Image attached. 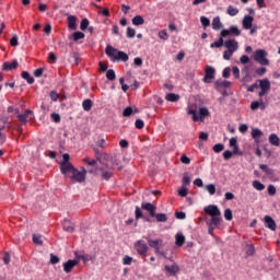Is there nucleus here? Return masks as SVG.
I'll list each match as a JSON object with an SVG mask.
<instances>
[{
    "label": "nucleus",
    "mask_w": 280,
    "mask_h": 280,
    "mask_svg": "<svg viewBox=\"0 0 280 280\" xmlns=\"http://www.w3.org/2000/svg\"><path fill=\"white\" fill-rule=\"evenodd\" d=\"M268 192H269V195H276L277 188H276L275 184H269Z\"/></svg>",
    "instance_id": "obj_59"
},
{
    "label": "nucleus",
    "mask_w": 280,
    "mask_h": 280,
    "mask_svg": "<svg viewBox=\"0 0 280 280\" xmlns=\"http://www.w3.org/2000/svg\"><path fill=\"white\" fill-rule=\"evenodd\" d=\"M180 161L183 162V164H190L191 162L190 158L185 153L182 155Z\"/></svg>",
    "instance_id": "obj_58"
},
{
    "label": "nucleus",
    "mask_w": 280,
    "mask_h": 280,
    "mask_svg": "<svg viewBox=\"0 0 280 280\" xmlns=\"http://www.w3.org/2000/svg\"><path fill=\"white\" fill-rule=\"evenodd\" d=\"M164 270L167 277H175L179 272V266L173 264L172 266H164Z\"/></svg>",
    "instance_id": "obj_15"
},
{
    "label": "nucleus",
    "mask_w": 280,
    "mask_h": 280,
    "mask_svg": "<svg viewBox=\"0 0 280 280\" xmlns=\"http://www.w3.org/2000/svg\"><path fill=\"white\" fill-rule=\"evenodd\" d=\"M141 206L144 210H148L150 212L151 218H155L156 206L154 203H151V201H142Z\"/></svg>",
    "instance_id": "obj_16"
},
{
    "label": "nucleus",
    "mask_w": 280,
    "mask_h": 280,
    "mask_svg": "<svg viewBox=\"0 0 280 280\" xmlns=\"http://www.w3.org/2000/svg\"><path fill=\"white\" fill-rule=\"evenodd\" d=\"M60 258L59 256H56V254H50V264L56 265L59 264Z\"/></svg>",
    "instance_id": "obj_50"
},
{
    "label": "nucleus",
    "mask_w": 280,
    "mask_h": 280,
    "mask_svg": "<svg viewBox=\"0 0 280 280\" xmlns=\"http://www.w3.org/2000/svg\"><path fill=\"white\" fill-rule=\"evenodd\" d=\"M264 223L266 229H269L270 231H277V221H275L270 214H265Z\"/></svg>",
    "instance_id": "obj_12"
},
{
    "label": "nucleus",
    "mask_w": 280,
    "mask_h": 280,
    "mask_svg": "<svg viewBox=\"0 0 280 280\" xmlns=\"http://www.w3.org/2000/svg\"><path fill=\"white\" fill-rule=\"evenodd\" d=\"M241 31L238 28V26H230V28H223L221 31V35H225V37H228V35H235V36H240L241 35Z\"/></svg>",
    "instance_id": "obj_17"
},
{
    "label": "nucleus",
    "mask_w": 280,
    "mask_h": 280,
    "mask_svg": "<svg viewBox=\"0 0 280 280\" xmlns=\"http://www.w3.org/2000/svg\"><path fill=\"white\" fill-rule=\"evenodd\" d=\"M215 77V70L212 66H207L205 70L203 81L205 83H212Z\"/></svg>",
    "instance_id": "obj_9"
},
{
    "label": "nucleus",
    "mask_w": 280,
    "mask_h": 280,
    "mask_svg": "<svg viewBox=\"0 0 280 280\" xmlns=\"http://www.w3.org/2000/svg\"><path fill=\"white\" fill-rule=\"evenodd\" d=\"M255 61H258L261 66H269L268 52L265 49H258L254 52Z\"/></svg>",
    "instance_id": "obj_7"
},
{
    "label": "nucleus",
    "mask_w": 280,
    "mask_h": 280,
    "mask_svg": "<svg viewBox=\"0 0 280 280\" xmlns=\"http://www.w3.org/2000/svg\"><path fill=\"white\" fill-rule=\"evenodd\" d=\"M136 127H137V129H143V127H144V120H142L141 118H138V119L136 120Z\"/></svg>",
    "instance_id": "obj_57"
},
{
    "label": "nucleus",
    "mask_w": 280,
    "mask_h": 280,
    "mask_svg": "<svg viewBox=\"0 0 280 280\" xmlns=\"http://www.w3.org/2000/svg\"><path fill=\"white\" fill-rule=\"evenodd\" d=\"M259 88H260V91L258 92L259 100L253 101L250 103V109L253 110H256L258 108L266 109L267 103H265L262 96H265V94H268V92H270L271 83L269 79L268 78L259 79Z\"/></svg>",
    "instance_id": "obj_3"
},
{
    "label": "nucleus",
    "mask_w": 280,
    "mask_h": 280,
    "mask_svg": "<svg viewBox=\"0 0 280 280\" xmlns=\"http://www.w3.org/2000/svg\"><path fill=\"white\" fill-rule=\"evenodd\" d=\"M175 218L177 220H186V212H184L183 210H179L175 212Z\"/></svg>",
    "instance_id": "obj_47"
},
{
    "label": "nucleus",
    "mask_w": 280,
    "mask_h": 280,
    "mask_svg": "<svg viewBox=\"0 0 280 280\" xmlns=\"http://www.w3.org/2000/svg\"><path fill=\"white\" fill-rule=\"evenodd\" d=\"M178 192H179V195H180L182 197H187V195H188V188L184 185V186H182V188H179Z\"/></svg>",
    "instance_id": "obj_51"
},
{
    "label": "nucleus",
    "mask_w": 280,
    "mask_h": 280,
    "mask_svg": "<svg viewBox=\"0 0 280 280\" xmlns=\"http://www.w3.org/2000/svg\"><path fill=\"white\" fill-rule=\"evenodd\" d=\"M82 106L85 112H90V109L93 107V101H91V98H85L82 103Z\"/></svg>",
    "instance_id": "obj_32"
},
{
    "label": "nucleus",
    "mask_w": 280,
    "mask_h": 280,
    "mask_svg": "<svg viewBox=\"0 0 280 280\" xmlns=\"http://www.w3.org/2000/svg\"><path fill=\"white\" fill-rule=\"evenodd\" d=\"M238 130H240L242 133H246V131H248V125H246V124L240 125Z\"/></svg>",
    "instance_id": "obj_63"
},
{
    "label": "nucleus",
    "mask_w": 280,
    "mask_h": 280,
    "mask_svg": "<svg viewBox=\"0 0 280 280\" xmlns=\"http://www.w3.org/2000/svg\"><path fill=\"white\" fill-rule=\"evenodd\" d=\"M105 52L112 61H128L129 55L125 52L124 50H118L117 48H114V46L107 45L105 48Z\"/></svg>",
    "instance_id": "obj_4"
},
{
    "label": "nucleus",
    "mask_w": 280,
    "mask_h": 280,
    "mask_svg": "<svg viewBox=\"0 0 280 280\" xmlns=\"http://www.w3.org/2000/svg\"><path fill=\"white\" fill-rule=\"evenodd\" d=\"M226 13L231 16H235L237 15V13H240V9H237V7H233L232 4H230L226 9Z\"/></svg>",
    "instance_id": "obj_30"
},
{
    "label": "nucleus",
    "mask_w": 280,
    "mask_h": 280,
    "mask_svg": "<svg viewBox=\"0 0 280 280\" xmlns=\"http://www.w3.org/2000/svg\"><path fill=\"white\" fill-rule=\"evenodd\" d=\"M179 94H175L174 92L166 94V101L176 102L179 101Z\"/></svg>",
    "instance_id": "obj_38"
},
{
    "label": "nucleus",
    "mask_w": 280,
    "mask_h": 280,
    "mask_svg": "<svg viewBox=\"0 0 280 280\" xmlns=\"http://www.w3.org/2000/svg\"><path fill=\"white\" fill-rule=\"evenodd\" d=\"M33 242L37 244V246H43L44 241L42 234H33Z\"/></svg>",
    "instance_id": "obj_35"
},
{
    "label": "nucleus",
    "mask_w": 280,
    "mask_h": 280,
    "mask_svg": "<svg viewBox=\"0 0 280 280\" xmlns=\"http://www.w3.org/2000/svg\"><path fill=\"white\" fill-rule=\"evenodd\" d=\"M60 171L63 175H68L71 182H84L86 179V168H75L73 164L70 162L69 153H63L62 162H60Z\"/></svg>",
    "instance_id": "obj_1"
},
{
    "label": "nucleus",
    "mask_w": 280,
    "mask_h": 280,
    "mask_svg": "<svg viewBox=\"0 0 280 280\" xmlns=\"http://www.w3.org/2000/svg\"><path fill=\"white\" fill-rule=\"evenodd\" d=\"M10 44H11V46H19V36L13 35L10 39Z\"/></svg>",
    "instance_id": "obj_53"
},
{
    "label": "nucleus",
    "mask_w": 280,
    "mask_h": 280,
    "mask_svg": "<svg viewBox=\"0 0 280 280\" xmlns=\"http://www.w3.org/2000/svg\"><path fill=\"white\" fill-rule=\"evenodd\" d=\"M85 35L84 33H82V31H75L73 34H72V38L74 42H79L80 39H84Z\"/></svg>",
    "instance_id": "obj_36"
},
{
    "label": "nucleus",
    "mask_w": 280,
    "mask_h": 280,
    "mask_svg": "<svg viewBox=\"0 0 280 280\" xmlns=\"http://www.w3.org/2000/svg\"><path fill=\"white\" fill-rule=\"evenodd\" d=\"M231 72H232L231 68L226 67V68H224L222 75L224 77V79H229Z\"/></svg>",
    "instance_id": "obj_60"
},
{
    "label": "nucleus",
    "mask_w": 280,
    "mask_h": 280,
    "mask_svg": "<svg viewBox=\"0 0 280 280\" xmlns=\"http://www.w3.org/2000/svg\"><path fill=\"white\" fill-rule=\"evenodd\" d=\"M89 24H90L89 20L86 18H84L80 24L81 31H86V28H89Z\"/></svg>",
    "instance_id": "obj_46"
},
{
    "label": "nucleus",
    "mask_w": 280,
    "mask_h": 280,
    "mask_svg": "<svg viewBox=\"0 0 280 280\" xmlns=\"http://www.w3.org/2000/svg\"><path fill=\"white\" fill-rule=\"evenodd\" d=\"M200 21L203 28H208V26H210V20L209 18H206V15H201Z\"/></svg>",
    "instance_id": "obj_41"
},
{
    "label": "nucleus",
    "mask_w": 280,
    "mask_h": 280,
    "mask_svg": "<svg viewBox=\"0 0 280 280\" xmlns=\"http://www.w3.org/2000/svg\"><path fill=\"white\" fill-rule=\"evenodd\" d=\"M266 72H267V68H265V67L256 69V74H258V77H264V74H266Z\"/></svg>",
    "instance_id": "obj_55"
},
{
    "label": "nucleus",
    "mask_w": 280,
    "mask_h": 280,
    "mask_svg": "<svg viewBox=\"0 0 280 280\" xmlns=\"http://www.w3.org/2000/svg\"><path fill=\"white\" fill-rule=\"evenodd\" d=\"M259 167L267 174V175H275V170L270 168L268 164H260Z\"/></svg>",
    "instance_id": "obj_37"
},
{
    "label": "nucleus",
    "mask_w": 280,
    "mask_h": 280,
    "mask_svg": "<svg viewBox=\"0 0 280 280\" xmlns=\"http://www.w3.org/2000/svg\"><path fill=\"white\" fill-rule=\"evenodd\" d=\"M224 219L228 220V222H232L233 220V212L231 208H225L224 210Z\"/></svg>",
    "instance_id": "obj_39"
},
{
    "label": "nucleus",
    "mask_w": 280,
    "mask_h": 280,
    "mask_svg": "<svg viewBox=\"0 0 280 280\" xmlns=\"http://www.w3.org/2000/svg\"><path fill=\"white\" fill-rule=\"evenodd\" d=\"M127 37H129V38L136 37V28H132L131 26H128V28H127Z\"/></svg>",
    "instance_id": "obj_48"
},
{
    "label": "nucleus",
    "mask_w": 280,
    "mask_h": 280,
    "mask_svg": "<svg viewBox=\"0 0 280 280\" xmlns=\"http://www.w3.org/2000/svg\"><path fill=\"white\" fill-rule=\"evenodd\" d=\"M77 20H78V18H75V15H68V26H69V28H72L73 31H75V28H78Z\"/></svg>",
    "instance_id": "obj_25"
},
{
    "label": "nucleus",
    "mask_w": 280,
    "mask_h": 280,
    "mask_svg": "<svg viewBox=\"0 0 280 280\" xmlns=\"http://www.w3.org/2000/svg\"><path fill=\"white\" fill-rule=\"evenodd\" d=\"M232 73H233V77H234L235 79H240V77H241V70H240L238 66H233V68H232Z\"/></svg>",
    "instance_id": "obj_44"
},
{
    "label": "nucleus",
    "mask_w": 280,
    "mask_h": 280,
    "mask_svg": "<svg viewBox=\"0 0 280 280\" xmlns=\"http://www.w3.org/2000/svg\"><path fill=\"white\" fill-rule=\"evenodd\" d=\"M50 116L55 122H60V114L52 113Z\"/></svg>",
    "instance_id": "obj_64"
},
{
    "label": "nucleus",
    "mask_w": 280,
    "mask_h": 280,
    "mask_svg": "<svg viewBox=\"0 0 280 280\" xmlns=\"http://www.w3.org/2000/svg\"><path fill=\"white\" fill-rule=\"evenodd\" d=\"M188 114L192 116V120L195 122H197L198 120H200L201 122H205L206 118L208 116H211V113L209 112L208 107H199V112L198 109L188 107Z\"/></svg>",
    "instance_id": "obj_5"
},
{
    "label": "nucleus",
    "mask_w": 280,
    "mask_h": 280,
    "mask_svg": "<svg viewBox=\"0 0 280 280\" xmlns=\"http://www.w3.org/2000/svg\"><path fill=\"white\" fill-rule=\"evenodd\" d=\"M22 78L25 79L27 81V83H35V79L34 77H31L30 72H27L26 70H24L21 73Z\"/></svg>",
    "instance_id": "obj_34"
},
{
    "label": "nucleus",
    "mask_w": 280,
    "mask_h": 280,
    "mask_svg": "<svg viewBox=\"0 0 280 280\" xmlns=\"http://www.w3.org/2000/svg\"><path fill=\"white\" fill-rule=\"evenodd\" d=\"M62 226H63V231H67V233H73L74 231L73 223H71V221H68V219H65Z\"/></svg>",
    "instance_id": "obj_23"
},
{
    "label": "nucleus",
    "mask_w": 280,
    "mask_h": 280,
    "mask_svg": "<svg viewBox=\"0 0 280 280\" xmlns=\"http://www.w3.org/2000/svg\"><path fill=\"white\" fill-rule=\"evenodd\" d=\"M58 57L56 56L55 52H49L48 55V60L50 61V63H56Z\"/></svg>",
    "instance_id": "obj_56"
},
{
    "label": "nucleus",
    "mask_w": 280,
    "mask_h": 280,
    "mask_svg": "<svg viewBox=\"0 0 280 280\" xmlns=\"http://www.w3.org/2000/svg\"><path fill=\"white\" fill-rule=\"evenodd\" d=\"M264 136V131L258 127H253L252 129V138L255 142H260V138Z\"/></svg>",
    "instance_id": "obj_18"
},
{
    "label": "nucleus",
    "mask_w": 280,
    "mask_h": 280,
    "mask_svg": "<svg viewBox=\"0 0 280 280\" xmlns=\"http://www.w3.org/2000/svg\"><path fill=\"white\" fill-rule=\"evenodd\" d=\"M206 188H207V190H208V192H209L210 195H214V192H215V190H217L215 184H207Z\"/></svg>",
    "instance_id": "obj_49"
},
{
    "label": "nucleus",
    "mask_w": 280,
    "mask_h": 280,
    "mask_svg": "<svg viewBox=\"0 0 280 280\" xmlns=\"http://www.w3.org/2000/svg\"><path fill=\"white\" fill-rule=\"evenodd\" d=\"M224 150V144L222 142H218L217 144L213 145V151L215 153H220V151Z\"/></svg>",
    "instance_id": "obj_45"
},
{
    "label": "nucleus",
    "mask_w": 280,
    "mask_h": 280,
    "mask_svg": "<svg viewBox=\"0 0 280 280\" xmlns=\"http://www.w3.org/2000/svg\"><path fill=\"white\" fill-rule=\"evenodd\" d=\"M223 24L219 18V15H217L215 18H213L212 20V28L213 31H220V28H222Z\"/></svg>",
    "instance_id": "obj_24"
},
{
    "label": "nucleus",
    "mask_w": 280,
    "mask_h": 280,
    "mask_svg": "<svg viewBox=\"0 0 280 280\" xmlns=\"http://www.w3.org/2000/svg\"><path fill=\"white\" fill-rule=\"evenodd\" d=\"M145 20L144 18H142V15H135V18H132V24L135 26H141L142 24H144Z\"/></svg>",
    "instance_id": "obj_28"
},
{
    "label": "nucleus",
    "mask_w": 280,
    "mask_h": 280,
    "mask_svg": "<svg viewBox=\"0 0 280 280\" xmlns=\"http://www.w3.org/2000/svg\"><path fill=\"white\" fill-rule=\"evenodd\" d=\"M253 186H254V188H256V190H264L266 188L265 184H262V182H260V179H254Z\"/></svg>",
    "instance_id": "obj_33"
},
{
    "label": "nucleus",
    "mask_w": 280,
    "mask_h": 280,
    "mask_svg": "<svg viewBox=\"0 0 280 280\" xmlns=\"http://www.w3.org/2000/svg\"><path fill=\"white\" fill-rule=\"evenodd\" d=\"M269 142L270 144H273L275 147L280 145V138L277 136V133H270L269 135Z\"/></svg>",
    "instance_id": "obj_26"
},
{
    "label": "nucleus",
    "mask_w": 280,
    "mask_h": 280,
    "mask_svg": "<svg viewBox=\"0 0 280 280\" xmlns=\"http://www.w3.org/2000/svg\"><path fill=\"white\" fill-rule=\"evenodd\" d=\"M240 61L241 63H249L250 59L248 55H242V57H240Z\"/></svg>",
    "instance_id": "obj_61"
},
{
    "label": "nucleus",
    "mask_w": 280,
    "mask_h": 280,
    "mask_svg": "<svg viewBox=\"0 0 280 280\" xmlns=\"http://www.w3.org/2000/svg\"><path fill=\"white\" fill-rule=\"evenodd\" d=\"M155 218L158 222H167L168 217L165 212H155Z\"/></svg>",
    "instance_id": "obj_31"
},
{
    "label": "nucleus",
    "mask_w": 280,
    "mask_h": 280,
    "mask_svg": "<svg viewBox=\"0 0 280 280\" xmlns=\"http://www.w3.org/2000/svg\"><path fill=\"white\" fill-rule=\"evenodd\" d=\"M224 46L226 50L223 52V59L230 60L234 52L238 50V42H236V39H226L224 42Z\"/></svg>",
    "instance_id": "obj_6"
},
{
    "label": "nucleus",
    "mask_w": 280,
    "mask_h": 280,
    "mask_svg": "<svg viewBox=\"0 0 280 280\" xmlns=\"http://www.w3.org/2000/svg\"><path fill=\"white\" fill-rule=\"evenodd\" d=\"M97 171H102L103 179H110V177H113V175H114V171H112L110 168L105 171V168L101 167V168H97Z\"/></svg>",
    "instance_id": "obj_27"
},
{
    "label": "nucleus",
    "mask_w": 280,
    "mask_h": 280,
    "mask_svg": "<svg viewBox=\"0 0 280 280\" xmlns=\"http://www.w3.org/2000/svg\"><path fill=\"white\" fill-rule=\"evenodd\" d=\"M229 144L233 149L232 154L233 153L234 154L241 153L240 145H238V142H237V138H235V137L230 138Z\"/></svg>",
    "instance_id": "obj_20"
},
{
    "label": "nucleus",
    "mask_w": 280,
    "mask_h": 280,
    "mask_svg": "<svg viewBox=\"0 0 280 280\" xmlns=\"http://www.w3.org/2000/svg\"><path fill=\"white\" fill-rule=\"evenodd\" d=\"M159 37L160 39H163L164 42H166L170 37L166 28H163L162 31H159Z\"/></svg>",
    "instance_id": "obj_40"
},
{
    "label": "nucleus",
    "mask_w": 280,
    "mask_h": 280,
    "mask_svg": "<svg viewBox=\"0 0 280 280\" xmlns=\"http://www.w3.org/2000/svg\"><path fill=\"white\" fill-rule=\"evenodd\" d=\"M140 218H143V213H142L140 206H137L136 207V220H140Z\"/></svg>",
    "instance_id": "obj_52"
},
{
    "label": "nucleus",
    "mask_w": 280,
    "mask_h": 280,
    "mask_svg": "<svg viewBox=\"0 0 280 280\" xmlns=\"http://www.w3.org/2000/svg\"><path fill=\"white\" fill-rule=\"evenodd\" d=\"M132 112H133L132 107H126L122 110V114H124V116H131Z\"/></svg>",
    "instance_id": "obj_62"
},
{
    "label": "nucleus",
    "mask_w": 280,
    "mask_h": 280,
    "mask_svg": "<svg viewBox=\"0 0 280 280\" xmlns=\"http://www.w3.org/2000/svg\"><path fill=\"white\" fill-rule=\"evenodd\" d=\"M135 249L137 250L138 255H142V257H145L148 255L149 245L143 241V238H139V241H136L135 243Z\"/></svg>",
    "instance_id": "obj_8"
},
{
    "label": "nucleus",
    "mask_w": 280,
    "mask_h": 280,
    "mask_svg": "<svg viewBox=\"0 0 280 280\" xmlns=\"http://www.w3.org/2000/svg\"><path fill=\"white\" fill-rule=\"evenodd\" d=\"M150 248L155 249V254L159 255L161 246H163V238H148Z\"/></svg>",
    "instance_id": "obj_10"
},
{
    "label": "nucleus",
    "mask_w": 280,
    "mask_h": 280,
    "mask_svg": "<svg viewBox=\"0 0 280 280\" xmlns=\"http://www.w3.org/2000/svg\"><path fill=\"white\" fill-rule=\"evenodd\" d=\"M132 261H133L132 256H124L122 257L124 266H131Z\"/></svg>",
    "instance_id": "obj_43"
},
{
    "label": "nucleus",
    "mask_w": 280,
    "mask_h": 280,
    "mask_svg": "<svg viewBox=\"0 0 280 280\" xmlns=\"http://www.w3.org/2000/svg\"><path fill=\"white\" fill-rule=\"evenodd\" d=\"M224 37H226V35H222V31H221V35L219 39L210 44V48H221L224 44Z\"/></svg>",
    "instance_id": "obj_22"
},
{
    "label": "nucleus",
    "mask_w": 280,
    "mask_h": 280,
    "mask_svg": "<svg viewBox=\"0 0 280 280\" xmlns=\"http://www.w3.org/2000/svg\"><path fill=\"white\" fill-rule=\"evenodd\" d=\"M185 242H186L185 234H183V232H177V234H175L176 246H184Z\"/></svg>",
    "instance_id": "obj_21"
},
{
    "label": "nucleus",
    "mask_w": 280,
    "mask_h": 280,
    "mask_svg": "<svg viewBox=\"0 0 280 280\" xmlns=\"http://www.w3.org/2000/svg\"><path fill=\"white\" fill-rule=\"evenodd\" d=\"M203 210L207 212V214H210L211 221L208 224V233L211 235V237H214V229H217L221 222V210L215 203L205 206Z\"/></svg>",
    "instance_id": "obj_2"
},
{
    "label": "nucleus",
    "mask_w": 280,
    "mask_h": 280,
    "mask_svg": "<svg viewBox=\"0 0 280 280\" xmlns=\"http://www.w3.org/2000/svg\"><path fill=\"white\" fill-rule=\"evenodd\" d=\"M232 155H233V151H230V149H226L225 151H223L224 160H230Z\"/></svg>",
    "instance_id": "obj_54"
},
{
    "label": "nucleus",
    "mask_w": 280,
    "mask_h": 280,
    "mask_svg": "<svg viewBox=\"0 0 280 280\" xmlns=\"http://www.w3.org/2000/svg\"><path fill=\"white\" fill-rule=\"evenodd\" d=\"M19 66V61L18 59H13V61H5L3 65H2V69L3 70H15Z\"/></svg>",
    "instance_id": "obj_19"
},
{
    "label": "nucleus",
    "mask_w": 280,
    "mask_h": 280,
    "mask_svg": "<svg viewBox=\"0 0 280 280\" xmlns=\"http://www.w3.org/2000/svg\"><path fill=\"white\" fill-rule=\"evenodd\" d=\"M232 83L231 81H228V80H218L215 81V86L217 88H231Z\"/></svg>",
    "instance_id": "obj_29"
},
{
    "label": "nucleus",
    "mask_w": 280,
    "mask_h": 280,
    "mask_svg": "<svg viewBox=\"0 0 280 280\" xmlns=\"http://www.w3.org/2000/svg\"><path fill=\"white\" fill-rule=\"evenodd\" d=\"M18 118L22 122V125H26L28 118H34V112L32 109H25L24 114H18Z\"/></svg>",
    "instance_id": "obj_13"
},
{
    "label": "nucleus",
    "mask_w": 280,
    "mask_h": 280,
    "mask_svg": "<svg viewBox=\"0 0 280 280\" xmlns=\"http://www.w3.org/2000/svg\"><path fill=\"white\" fill-rule=\"evenodd\" d=\"M79 261L78 258H69L68 261H66V264H63V270L67 275H69L70 272H72L73 268H75V266H78Z\"/></svg>",
    "instance_id": "obj_11"
},
{
    "label": "nucleus",
    "mask_w": 280,
    "mask_h": 280,
    "mask_svg": "<svg viewBox=\"0 0 280 280\" xmlns=\"http://www.w3.org/2000/svg\"><path fill=\"white\" fill-rule=\"evenodd\" d=\"M106 77L109 81H114L116 79V72L113 69L106 71Z\"/></svg>",
    "instance_id": "obj_42"
},
{
    "label": "nucleus",
    "mask_w": 280,
    "mask_h": 280,
    "mask_svg": "<svg viewBox=\"0 0 280 280\" xmlns=\"http://www.w3.org/2000/svg\"><path fill=\"white\" fill-rule=\"evenodd\" d=\"M254 20H255V18L253 15H244V18L242 20L243 28L252 32V26L254 24Z\"/></svg>",
    "instance_id": "obj_14"
}]
</instances>
